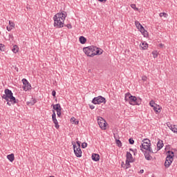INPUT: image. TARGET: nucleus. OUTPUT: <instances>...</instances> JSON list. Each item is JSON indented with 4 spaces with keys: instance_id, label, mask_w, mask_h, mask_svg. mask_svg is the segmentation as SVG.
I'll use <instances>...</instances> for the list:
<instances>
[{
    "instance_id": "nucleus-31",
    "label": "nucleus",
    "mask_w": 177,
    "mask_h": 177,
    "mask_svg": "<svg viewBox=\"0 0 177 177\" xmlns=\"http://www.w3.org/2000/svg\"><path fill=\"white\" fill-rule=\"evenodd\" d=\"M172 132H174V133H177V125H173V128H172Z\"/></svg>"
},
{
    "instance_id": "nucleus-5",
    "label": "nucleus",
    "mask_w": 177,
    "mask_h": 177,
    "mask_svg": "<svg viewBox=\"0 0 177 177\" xmlns=\"http://www.w3.org/2000/svg\"><path fill=\"white\" fill-rule=\"evenodd\" d=\"M142 142L143 143L140 146L142 151H143V149H144V150H147V151H149V153H154L151 147H150L151 145L150 140L145 138L142 140Z\"/></svg>"
},
{
    "instance_id": "nucleus-51",
    "label": "nucleus",
    "mask_w": 177,
    "mask_h": 177,
    "mask_svg": "<svg viewBox=\"0 0 177 177\" xmlns=\"http://www.w3.org/2000/svg\"><path fill=\"white\" fill-rule=\"evenodd\" d=\"M75 124H78V121L75 122Z\"/></svg>"
},
{
    "instance_id": "nucleus-11",
    "label": "nucleus",
    "mask_w": 177,
    "mask_h": 177,
    "mask_svg": "<svg viewBox=\"0 0 177 177\" xmlns=\"http://www.w3.org/2000/svg\"><path fill=\"white\" fill-rule=\"evenodd\" d=\"M52 120L53 122L55 124L56 129H59V128H60V126L59 125V122H57V119H56V111H55L54 110H53Z\"/></svg>"
},
{
    "instance_id": "nucleus-41",
    "label": "nucleus",
    "mask_w": 177,
    "mask_h": 177,
    "mask_svg": "<svg viewBox=\"0 0 177 177\" xmlns=\"http://www.w3.org/2000/svg\"><path fill=\"white\" fill-rule=\"evenodd\" d=\"M76 143L77 145L78 148H81V142L77 141Z\"/></svg>"
},
{
    "instance_id": "nucleus-27",
    "label": "nucleus",
    "mask_w": 177,
    "mask_h": 177,
    "mask_svg": "<svg viewBox=\"0 0 177 177\" xmlns=\"http://www.w3.org/2000/svg\"><path fill=\"white\" fill-rule=\"evenodd\" d=\"M130 162H131L130 160H126V169H128V168H131Z\"/></svg>"
},
{
    "instance_id": "nucleus-44",
    "label": "nucleus",
    "mask_w": 177,
    "mask_h": 177,
    "mask_svg": "<svg viewBox=\"0 0 177 177\" xmlns=\"http://www.w3.org/2000/svg\"><path fill=\"white\" fill-rule=\"evenodd\" d=\"M89 107L91 110H93V109H95V106L94 105H89Z\"/></svg>"
},
{
    "instance_id": "nucleus-12",
    "label": "nucleus",
    "mask_w": 177,
    "mask_h": 177,
    "mask_svg": "<svg viewBox=\"0 0 177 177\" xmlns=\"http://www.w3.org/2000/svg\"><path fill=\"white\" fill-rule=\"evenodd\" d=\"M126 157H127V161H130V162H133L134 160H133V157H132V153H131V152H127V155H126Z\"/></svg>"
},
{
    "instance_id": "nucleus-7",
    "label": "nucleus",
    "mask_w": 177,
    "mask_h": 177,
    "mask_svg": "<svg viewBox=\"0 0 177 177\" xmlns=\"http://www.w3.org/2000/svg\"><path fill=\"white\" fill-rule=\"evenodd\" d=\"M92 103L93 104H102V103H103V104H106V98L102 95L95 97L93 99Z\"/></svg>"
},
{
    "instance_id": "nucleus-3",
    "label": "nucleus",
    "mask_w": 177,
    "mask_h": 177,
    "mask_svg": "<svg viewBox=\"0 0 177 177\" xmlns=\"http://www.w3.org/2000/svg\"><path fill=\"white\" fill-rule=\"evenodd\" d=\"M125 100L126 102H129V104L132 106H140L142 104V98H138L136 96L131 95V93L125 94Z\"/></svg>"
},
{
    "instance_id": "nucleus-34",
    "label": "nucleus",
    "mask_w": 177,
    "mask_h": 177,
    "mask_svg": "<svg viewBox=\"0 0 177 177\" xmlns=\"http://www.w3.org/2000/svg\"><path fill=\"white\" fill-rule=\"evenodd\" d=\"M129 145H133V143H135V140H133V138H129Z\"/></svg>"
},
{
    "instance_id": "nucleus-24",
    "label": "nucleus",
    "mask_w": 177,
    "mask_h": 177,
    "mask_svg": "<svg viewBox=\"0 0 177 177\" xmlns=\"http://www.w3.org/2000/svg\"><path fill=\"white\" fill-rule=\"evenodd\" d=\"M115 143H116L117 146L118 147H122V142H121V140L115 138Z\"/></svg>"
},
{
    "instance_id": "nucleus-26",
    "label": "nucleus",
    "mask_w": 177,
    "mask_h": 177,
    "mask_svg": "<svg viewBox=\"0 0 177 177\" xmlns=\"http://www.w3.org/2000/svg\"><path fill=\"white\" fill-rule=\"evenodd\" d=\"M12 50L13 53H17V52H19V48L17 47V45L13 46Z\"/></svg>"
},
{
    "instance_id": "nucleus-46",
    "label": "nucleus",
    "mask_w": 177,
    "mask_h": 177,
    "mask_svg": "<svg viewBox=\"0 0 177 177\" xmlns=\"http://www.w3.org/2000/svg\"><path fill=\"white\" fill-rule=\"evenodd\" d=\"M143 172H145V170L144 169H141V170H140L139 174H143Z\"/></svg>"
},
{
    "instance_id": "nucleus-50",
    "label": "nucleus",
    "mask_w": 177,
    "mask_h": 177,
    "mask_svg": "<svg viewBox=\"0 0 177 177\" xmlns=\"http://www.w3.org/2000/svg\"><path fill=\"white\" fill-rule=\"evenodd\" d=\"M92 71L91 69L88 70V73H91Z\"/></svg>"
},
{
    "instance_id": "nucleus-13",
    "label": "nucleus",
    "mask_w": 177,
    "mask_h": 177,
    "mask_svg": "<svg viewBox=\"0 0 177 177\" xmlns=\"http://www.w3.org/2000/svg\"><path fill=\"white\" fill-rule=\"evenodd\" d=\"M53 109L55 111H62V106H60V104H54L53 105Z\"/></svg>"
},
{
    "instance_id": "nucleus-48",
    "label": "nucleus",
    "mask_w": 177,
    "mask_h": 177,
    "mask_svg": "<svg viewBox=\"0 0 177 177\" xmlns=\"http://www.w3.org/2000/svg\"><path fill=\"white\" fill-rule=\"evenodd\" d=\"M9 37L10 38H13V35H10Z\"/></svg>"
},
{
    "instance_id": "nucleus-45",
    "label": "nucleus",
    "mask_w": 177,
    "mask_h": 177,
    "mask_svg": "<svg viewBox=\"0 0 177 177\" xmlns=\"http://www.w3.org/2000/svg\"><path fill=\"white\" fill-rule=\"evenodd\" d=\"M158 46H159V48H163L164 44H160L158 45Z\"/></svg>"
},
{
    "instance_id": "nucleus-4",
    "label": "nucleus",
    "mask_w": 177,
    "mask_h": 177,
    "mask_svg": "<svg viewBox=\"0 0 177 177\" xmlns=\"http://www.w3.org/2000/svg\"><path fill=\"white\" fill-rule=\"evenodd\" d=\"M166 154H167L166 157V160L165 162V167L169 168L171 167V164L174 162V157H175V153L172 151H167L166 152Z\"/></svg>"
},
{
    "instance_id": "nucleus-25",
    "label": "nucleus",
    "mask_w": 177,
    "mask_h": 177,
    "mask_svg": "<svg viewBox=\"0 0 177 177\" xmlns=\"http://www.w3.org/2000/svg\"><path fill=\"white\" fill-rule=\"evenodd\" d=\"M140 32L142 33V35H144V37H145V38H147V37H149V32H147V30H145L144 28V30H140Z\"/></svg>"
},
{
    "instance_id": "nucleus-2",
    "label": "nucleus",
    "mask_w": 177,
    "mask_h": 177,
    "mask_svg": "<svg viewBox=\"0 0 177 177\" xmlns=\"http://www.w3.org/2000/svg\"><path fill=\"white\" fill-rule=\"evenodd\" d=\"M4 93L5 94H3L1 97L7 101V104L8 106H12V104L19 103V100L16 99V97L13 96V93L9 88H6Z\"/></svg>"
},
{
    "instance_id": "nucleus-15",
    "label": "nucleus",
    "mask_w": 177,
    "mask_h": 177,
    "mask_svg": "<svg viewBox=\"0 0 177 177\" xmlns=\"http://www.w3.org/2000/svg\"><path fill=\"white\" fill-rule=\"evenodd\" d=\"M150 153L151 152L145 151V153H144L146 160H147L148 161H151V160H153V157L150 156Z\"/></svg>"
},
{
    "instance_id": "nucleus-20",
    "label": "nucleus",
    "mask_w": 177,
    "mask_h": 177,
    "mask_svg": "<svg viewBox=\"0 0 177 177\" xmlns=\"http://www.w3.org/2000/svg\"><path fill=\"white\" fill-rule=\"evenodd\" d=\"M7 158L9 160V161H10V162H13V161H15V154L11 153L8 155Z\"/></svg>"
},
{
    "instance_id": "nucleus-6",
    "label": "nucleus",
    "mask_w": 177,
    "mask_h": 177,
    "mask_svg": "<svg viewBox=\"0 0 177 177\" xmlns=\"http://www.w3.org/2000/svg\"><path fill=\"white\" fill-rule=\"evenodd\" d=\"M97 49V47L94 46H90L88 47H84L83 48V52L86 55V56H88L89 57H93L95 56V51Z\"/></svg>"
},
{
    "instance_id": "nucleus-49",
    "label": "nucleus",
    "mask_w": 177,
    "mask_h": 177,
    "mask_svg": "<svg viewBox=\"0 0 177 177\" xmlns=\"http://www.w3.org/2000/svg\"><path fill=\"white\" fill-rule=\"evenodd\" d=\"M129 150H130V151H133V149H130Z\"/></svg>"
},
{
    "instance_id": "nucleus-9",
    "label": "nucleus",
    "mask_w": 177,
    "mask_h": 177,
    "mask_svg": "<svg viewBox=\"0 0 177 177\" xmlns=\"http://www.w3.org/2000/svg\"><path fill=\"white\" fill-rule=\"evenodd\" d=\"M97 123L101 129H106V127L107 125V122L102 118H100L97 119Z\"/></svg>"
},
{
    "instance_id": "nucleus-21",
    "label": "nucleus",
    "mask_w": 177,
    "mask_h": 177,
    "mask_svg": "<svg viewBox=\"0 0 177 177\" xmlns=\"http://www.w3.org/2000/svg\"><path fill=\"white\" fill-rule=\"evenodd\" d=\"M79 41L80 44H82V45H84V44L86 43V38H85V37L84 36H80L79 38Z\"/></svg>"
},
{
    "instance_id": "nucleus-39",
    "label": "nucleus",
    "mask_w": 177,
    "mask_h": 177,
    "mask_svg": "<svg viewBox=\"0 0 177 177\" xmlns=\"http://www.w3.org/2000/svg\"><path fill=\"white\" fill-rule=\"evenodd\" d=\"M52 95L53 96V97H56V91L53 90L52 91Z\"/></svg>"
},
{
    "instance_id": "nucleus-30",
    "label": "nucleus",
    "mask_w": 177,
    "mask_h": 177,
    "mask_svg": "<svg viewBox=\"0 0 177 177\" xmlns=\"http://www.w3.org/2000/svg\"><path fill=\"white\" fill-rule=\"evenodd\" d=\"M131 8H132V9L134 10H139V8H136V4H131Z\"/></svg>"
},
{
    "instance_id": "nucleus-47",
    "label": "nucleus",
    "mask_w": 177,
    "mask_h": 177,
    "mask_svg": "<svg viewBox=\"0 0 177 177\" xmlns=\"http://www.w3.org/2000/svg\"><path fill=\"white\" fill-rule=\"evenodd\" d=\"M169 129H171V131H172V129L174 128V126L170 125V126H169Z\"/></svg>"
},
{
    "instance_id": "nucleus-14",
    "label": "nucleus",
    "mask_w": 177,
    "mask_h": 177,
    "mask_svg": "<svg viewBox=\"0 0 177 177\" xmlns=\"http://www.w3.org/2000/svg\"><path fill=\"white\" fill-rule=\"evenodd\" d=\"M91 158L93 161H99L100 160V156L97 153H93Z\"/></svg>"
},
{
    "instance_id": "nucleus-43",
    "label": "nucleus",
    "mask_w": 177,
    "mask_h": 177,
    "mask_svg": "<svg viewBox=\"0 0 177 177\" xmlns=\"http://www.w3.org/2000/svg\"><path fill=\"white\" fill-rule=\"evenodd\" d=\"M142 80V81H147V77L143 76Z\"/></svg>"
},
{
    "instance_id": "nucleus-33",
    "label": "nucleus",
    "mask_w": 177,
    "mask_h": 177,
    "mask_svg": "<svg viewBox=\"0 0 177 177\" xmlns=\"http://www.w3.org/2000/svg\"><path fill=\"white\" fill-rule=\"evenodd\" d=\"M153 57L156 59V57H158V54L157 53V51L152 52Z\"/></svg>"
},
{
    "instance_id": "nucleus-16",
    "label": "nucleus",
    "mask_w": 177,
    "mask_h": 177,
    "mask_svg": "<svg viewBox=\"0 0 177 177\" xmlns=\"http://www.w3.org/2000/svg\"><path fill=\"white\" fill-rule=\"evenodd\" d=\"M153 111H155V113L156 114H159V113H161V106H160L158 104H156L155 106L153 107Z\"/></svg>"
},
{
    "instance_id": "nucleus-10",
    "label": "nucleus",
    "mask_w": 177,
    "mask_h": 177,
    "mask_svg": "<svg viewBox=\"0 0 177 177\" xmlns=\"http://www.w3.org/2000/svg\"><path fill=\"white\" fill-rule=\"evenodd\" d=\"M73 151L76 157H82V151L81 150V148L77 147L75 144H73Z\"/></svg>"
},
{
    "instance_id": "nucleus-32",
    "label": "nucleus",
    "mask_w": 177,
    "mask_h": 177,
    "mask_svg": "<svg viewBox=\"0 0 177 177\" xmlns=\"http://www.w3.org/2000/svg\"><path fill=\"white\" fill-rule=\"evenodd\" d=\"M0 50L1 52H3V50H5V45L0 44Z\"/></svg>"
},
{
    "instance_id": "nucleus-8",
    "label": "nucleus",
    "mask_w": 177,
    "mask_h": 177,
    "mask_svg": "<svg viewBox=\"0 0 177 177\" xmlns=\"http://www.w3.org/2000/svg\"><path fill=\"white\" fill-rule=\"evenodd\" d=\"M22 82L24 84L23 86V89L24 91H25L26 92H27V91H30L31 89V84H30V82H28V80H27V79H22Z\"/></svg>"
},
{
    "instance_id": "nucleus-29",
    "label": "nucleus",
    "mask_w": 177,
    "mask_h": 177,
    "mask_svg": "<svg viewBox=\"0 0 177 177\" xmlns=\"http://www.w3.org/2000/svg\"><path fill=\"white\" fill-rule=\"evenodd\" d=\"M156 102H154V100H151L149 102V106H151V107H154L156 106Z\"/></svg>"
},
{
    "instance_id": "nucleus-40",
    "label": "nucleus",
    "mask_w": 177,
    "mask_h": 177,
    "mask_svg": "<svg viewBox=\"0 0 177 177\" xmlns=\"http://www.w3.org/2000/svg\"><path fill=\"white\" fill-rule=\"evenodd\" d=\"M7 30L8 31H12V30H13V28H12L10 26H7Z\"/></svg>"
},
{
    "instance_id": "nucleus-28",
    "label": "nucleus",
    "mask_w": 177,
    "mask_h": 177,
    "mask_svg": "<svg viewBox=\"0 0 177 177\" xmlns=\"http://www.w3.org/2000/svg\"><path fill=\"white\" fill-rule=\"evenodd\" d=\"M160 17H167V16H168L167 13L165 12H161L159 14Z\"/></svg>"
},
{
    "instance_id": "nucleus-42",
    "label": "nucleus",
    "mask_w": 177,
    "mask_h": 177,
    "mask_svg": "<svg viewBox=\"0 0 177 177\" xmlns=\"http://www.w3.org/2000/svg\"><path fill=\"white\" fill-rule=\"evenodd\" d=\"M99 2H102V3H106L107 2V0H97Z\"/></svg>"
},
{
    "instance_id": "nucleus-36",
    "label": "nucleus",
    "mask_w": 177,
    "mask_h": 177,
    "mask_svg": "<svg viewBox=\"0 0 177 177\" xmlns=\"http://www.w3.org/2000/svg\"><path fill=\"white\" fill-rule=\"evenodd\" d=\"M9 26L12 28H15V23L12 22V21H9Z\"/></svg>"
},
{
    "instance_id": "nucleus-17",
    "label": "nucleus",
    "mask_w": 177,
    "mask_h": 177,
    "mask_svg": "<svg viewBox=\"0 0 177 177\" xmlns=\"http://www.w3.org/2000/svg\"><path fill=\"white\" fill-rule=\"evenodd\" d=\"M136 26L137 27V28H138V30H140V31H144L145 30V28L143 27V26H142V24H140L139 23V21H136L135 22Z\"/></svg>"
},
{
    "instance_id": "nucleus-23",
    "label": "nucleus",
    "mask_w": 177,
    "mask_h": 177,
    "mask_svg": "<svg viewBox=\"0 0 177 177\" xmlns=\"http://www.w3.org/2000/svg\"><path fill=\"white\" fill-rule=\"evenodd\" d=\"M102 53H103V50L97 48V49H95V56L97 55H102Z\"/></svg>"
},
{
    "instance_id": "nucleus-18",
    "label": "nucleus",
    "mask_w": 177,
    "mask_h": 177,
    "mask_svg": "<svg viewBox=\"0 0 177 177\" xmlns=\"http://www.w3.org/2000/svg\"><path fill=\"white\" fill-rule=\"evenodd\" d=\"M162 147H164V142L162 140H159L157 143V149L158 150H161Z\"/></svg>"
},
{
    "instance_id": "nucleus-22",
    "label": "nucleus",
    "mask_w": 177,
    "mask_h": 177,
    "mask_svg": "<svg viewBox=\"0 0 177 177\" xmlns=\"http://www.w3.org/2000/svg\"><path fill=\"white\" fill-rule=\"evenodd\" d=\"M140 47L145 50V49H147V48H149V44H147L146 41H144L142 43V44H140Z\"/></svg>"
},
{
    "instance_id": "nucleus-19",
    "label": "nucleus",
    "mask_w": 177,
    "mask_h": 177,
    "mask_svg": "<svg viewBox=\"0 0 177 177\" xmlns=\"http://www.w3.org/2000/svg\"><path fill=\"white\" fill-rule=\"evenodd\" d=\"M35 103H37V100L34 99V98H32V100L30 101H28L26 102V104L28 106H34V104H35Z\"/></svg>"
},
{
    "instance_id": "nucleus-37",
    "label": "nucleus",
    "mask_w": 177,
    "mask_h": 177,
    "mask_svg": "<svg viewBox=\"0 0 177 177\" xmlns=\"http://www.w3.org/2000/svg\"><path fill=\"white\" fill-rule=\"evenodd\" d=\"M57 117H62V111H57Z\"/></svg>"
},
{
    "instance_id": "nucleus-35",
    "label": "nucleus",
    "mask_w": 177,
    "mask_h": 177,
    "mask_svg": "<svg viewBox=\"0 0 177 177\" xmlns=\"http://www.w3.org/2000/svg\"><path fill=\"white\" fill-rule=\"evenodd\" d=\"M87 147H88V143H86V142H83V143L82 144V149H86Z\"/></svg>"
},
{
    "instance_id": "nucleus-1",
    "label": "nucleus",
    "mask_w": 177,
    "mask_h": 177,
    "mask_svg": "<svg viewBox=\"0 0 177 177\" xmlns=\"http://www.w3.org/2000/svg\"><path fill=\"white\" fill-rule=\"evenodd\" d=\"M66 17H67V12L66 11L58 12L54 15V27H55V28L64 27V20H66Z\"/></svg>"
},
{
    "instance_id": "nucleus-38",
    "label": "nucleus",
    "mask_w": 177,
    "mask_h": 177,
    "mask_svg": "<svg viewBox=\"0 0 177 177\" xmlns=\"http://www.w3.org/2000/svg\"><path fill=\"white\" fill-rule=\"evenodd\" d=\"M66 27H67V28H69V29L73 28V26H71V24H70L66 25Z\"/></svg>"
}]
</instances>
